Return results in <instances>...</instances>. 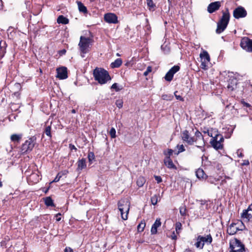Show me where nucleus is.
I'll use <instances>...</instances> for the list:
<instances>
[{"label":"nucleus","instance_id":"1","mask_svg":"<svg viewBox=\"0 0 252 252\" xmlns=\"http://www.w3.org/2000/svg\"><path fill=\"white\" fill-rule=\"evenodd\" d=\"M182 139L184 142L187 143L189 145H192L194 142H197L198 145L196 146L198 148H201L202 151H204L203 148L205 146V143L204 140V138L202 133L198 130H196L195 132V137H191L189 134L188 130H185L181 133Z\"/></svg>","mask_w":252,"mask_h":252},{"label":"nucleus","instance_id":"2","mask_svg":"<svg viewBox=\"0 0 252 252\" xmlns=\"http://www.w3.org/2000/svg\"><path fill=\"white\" fill-rule=\"evenodd\" d=\"M94 76L100 84H104L111 80L108 71L102 68H96L94 70Z\"/></svg>","mask_w":252,"mask_h":252},{"label":"nucleus","instance_id":"3","mask_svg":"<svg viewBox=\"0 0 252 252\" xmlns=\"http://www.w3.org/2000/svg\"><path fill=\"white\" fill-rule=\"evenodd\" d=\"M230 19V14L227 8L225 11H222V16L217 23L216 32L218 34L221 33L226 28Z\"/></svg>","mask_w":252,"mask_h":252},{"label":"nucleus","instance_id":"4","mask_svg":"<svg viewBox=\"0 0 252 252\" xmlns=\"http://www.w3.org/2000/svg\"><path fill=\"white\" fill-rule=\"evenodd\" d=\"M92 43V39L90 37L81 36L78 46L82 57L83 58L84 57L83 54H86L89 51Z\"/></svg>","mask_w":252,"mask_h":252},{"label":"nucleus","instance_id":"5","mask_svg":"<svg viewBox=\"0 0 252 252\" xmlns=\"http://www.w3.org/2000/svg\"><path fill=\"white\" fill-rule=\"evenodd\" d=\"M129 206L130 203L127 199L121 200L118 202V208L121 212L122 218L124 220L127 219Z\"/></svg>","mask_w":252,"mask_h":252},{"label":"nucleus","instance_id":"6","mask_svg":"<svg viewBox=\"0 0 252 252\" xmlns=\"http://www.w3.org/2000/svg\"><path fill=\"white\" fill-rule=\"evenodd\" d=\"M223 137L222 135L216 133L214 137L211 139L210 144L212 146L217 150H221L223 148Z\"/></svg>","mask_w":252,"mask_h":252},{"label":"nucleus","instance_id":"7","mask_svg":"<svg viewBox=\"0 0 252 252\" xmlns=\"http://www.w3.org/2000/svg\"><path fill=\"white\" fill-rule=\"evenodd\" d=\"M230 252H243L245 249L244 245L237 239L231 240L230 241Z\"/></svg>","mask_w":252,"mask_h":252},{"label":"nucleus","instance_id":"8","mask_svg":"<svg viewBox=\"0 0 252 252\" xmlns=\"http://www.w3.org/2000/svg\"><path fill=\"white\" fill-rule=\"evenodd\" d=\"M35 138L32 137L26 140L22 145L21 152L24 154L31 151L34 146Z\"/></svg>","mask_w":252,"mask_h":252},{"label":"nucleus","instance_id":"9","mask_svg":"<svg viewBox=\"0 0 252 252\" xmlns=\"http://www.w3.org/2000/svg\"><path fill=\"white\" fill-rule=\"evenodd\" d=\"M245 227L242 221L237 222V223H231L228 228L227 231L229 235H234L237 233L239 230H242Z\"/></svg>","mask_w":252,"mask_h":252},{"label":"nucleus","instance_id":"10","mask_svg":"<svg viewBox=\"0 0 252 252\" xmlns=\"http://www.w3.org/2000/svg\"><path fill=\"white\" fill-rule=\"evenodd\" d=\"M241 47L249 52H252V39L247 37L242 38L240 43Z\"/></svg>","mask_w":252,"mask_h":252},{"label":"nucleus","instance_id":"11","mask_svg":"<svg viewBox=\"0 0 252 252\" xmlns=\"http://www.w3.org/2000/svg\"><path fill=\"white\" fill-rule=\"evenodd\" d=\"M200 57L201 58V68L204 69H206L207 68L208 64L210 60L209 55L207 51H204L202 53L200 54Z\"/></svg>","mask_w":252,"mask_h":252},{"label":"nucleus","instance_id":"12","mask_svg":"<svg viewBox=\"0 0 252 252\" xmlns=\"http://www.w3.org/2000/svg\"><path fill=\"white\" fill-rule=\"evenodd\" d=\"M241 218L244 221H252V204L249 206L247 209L243 210L241 214Z\"/></svg>","mask_w":252,"mask_h":252},{"label":"nucleus","instance_id":"13","mask_svg":"<svg viewBox=\"0 0 252 252\" xmlns=\"http://www.w3.org/2000/svg\"><path fill=\"white\" fill-rule=\"evenodd\" d=\"M247 11L245 8L242 6H239L235 8L233 11V16L236 19L245 17L247 15Z\"/></svg>","mask_w":252,"mask_h":252},{"label":"nucleus","instance_id":"14","mask_svg":"<svg viewBox=\"0 0 252 252\" xmlns=\"http://www.w3.org/2000/svg\"><path fill=\"white\" fill-rule=\"evenodd\" d=\"M56 77L60 79H65L67 78V69L66 67H61L57 69Z\"/></svg>","mask_w":252,"mask_h":252},{"label":"nucleus","instance_id":"15","mask_svg":"<svg viewBox=\"0 0 252 252\" xmlns=\"http://www.w3.org/2000/svg\"><path fill=\"white\" fill-rule=\"evenodd\" d=\"M105 21L108 23L116 24L118 23L117 16L113 13H107L104 15Z\"/></svg>","mask_w":252,"mask_h":252},{"label":"nucleus","instance_id":"16","mask_svg":"<svg viewBox=\"0 0 252 252\" xmlns=\"http://www.w3.org/2000/svg\"><path fill=\"white\" fill-rule=\"evenodd\" d=\"M220 6V1H215L211 3L208 6V11L210 13H212L215 11L218 10Z\"/></svg>","mask_w":252,"mask_h":252},{"label":"nucleus","instance_id":"17","mask_svg":"<svg viewBox=\"0 0 252 252\" xmlns=\"http://www.w3.org/2000/svg\"><path fill=\"white\" fill-rule=\"evenodd\" d=\"M161 225V222L159 219H157L155 223L153 224L151 232L152 234H155L157 232V228Z\"/></svg>","mask_w":252,"mask_h":252},{"label":"nucleus","instance_id":"18","mask_svg":"<svg viewBox=\"0 0 252 252\" xmlns=\"http://www.w3.org/2000/svg\"><path fill=\"white\" fill-rule=\"evenodd\" d=\"M164 162L165 165L170 169H176V166L173 163L172 160L169 157H166L164 159Z\"/></svg>","mask_w":252,"mask_h":252},{"label":"nucleus","instance_id":"19","mask_svg":"<svg viewBox=\"0 0 252 252\" xmlns=\"http://www.w3.org/2000/svg\"><path fill=\"white\" fill-rule=\"evenodd\" d=\"M198 240H201L202 242L204 244L205 243L211 244L212 241V238L210 234L206 236H198Z\"/></svg>","mask_w":252,"mask_h":252},{"label":"nucleus","instance_id":"20","mask_svg":"<svg viewBox=\"0 0 252 252\" xmlns=\"http://www.w3.org/2000/svg\"><path fill=\"white\" fill-rule=\"evenodd\" d=\"M77 164L78 167L77 170L78 171L82 170L86 167V159L85 158H82L79 160L77 162Z\"/></svg>","mask_w":252,"mask_h":252},{"label":"nucleus","instance_id":"21","mask_svg":"<svg viewBox=\"0 0 252 252\" xmlns=\"http://www.w3.org/2000/svg\"><path fill=\"white\" fill-rule=\"evenodd\" d=\"M22 137V134H14L11 135L10 136V139L12 142H19L20 140L21 139Z\"/></svg>","mask_w":252,"mask_h":252},{"label":"nucleus","instance_id":"22","mask_svg":"<svg viewBox=\"0 0 252 252\" xmlns=\"http://www.w3.org/2000/svg\"><path fill=\"white\" fill-rule=\"evenodd\" d=\"M122 63V60L121 59H117L114 62L111 63V67L112 68H117L120 67Z\"/></svg>","mask_w":252,"mask_h":252},{"label":"nucleus","instance_id":"23","mask_svg":"<svg viewBox=\"0 0 252 252\" xmlns=\"http://www.w3.org/2000/svg\"><path fill=\"white\" fill-rule=\"evenodd\" d=\"M57 22L63 24H67L69 22L67 18L64 17L63 15H60L57 19Z\"/></svg>","mask_w":252,"mask_h":252},{"label":"nucleus","instance_id":"24","mask_svg":"<svg viewBox=\"0 0 252 252\" xmlns=\"http://www.w3.org/2000/svg\"><path fill=\"white\" fill-rule=\"evenodd\" d=\"M196 175L199 179H204L206 177V175L203 169L199 168L196 171Z\"/></svg>","mask_w":252,"mask_h":252},{"label":"nucleus","instance_id":"25","mask_svg":"<svg viewBox=\"0 0 252 252\" xmlns=\"http://www.w3.org/2000/svg\"><path fill=\"white\" fill-rule=\"evenodd\" d=\"M79 10L84 13L87 12V9L86 7L80 1L77 2Z\"/></svg>","mask_w":252,"mask_h":252},{"label":"nucleus","instance_id":"26","mask_svg":"<svg viewBox=\"0 0 252 252\" xmlns=\"http://www.w3.org/2000/svg\"><path fill=\"white\" fill-rule=\"evenodd\" d=\"M236 80L235 79H233L231 80L230 82H229L228 86H227V88L230 90L233 91L235 88L234 86H236Z\"/></svg>","mask_w":252,"mask_h":252},{"label":"nucleus","instance_id":"27","mask_svg":"<svg viewBox=\"0 0 252 252\" xmlns=\"http://www.w3.org/2000/svg\"><path fill=\"white\" fill-rule=\"evenodd\" d=\"M45 204L47 206H54L53 201L50 197H47L44 199Z\"/></svg>","mask_w":252,"mask_h":252},{"label":"nucleus","instance_id":"28","mask_svg":"<svg viewBox=\"0 0 252 252\" xmlns=\"http://www.w3.org/2000/svg\"><path fill=\"white\" fill-rule=\"evenodd\" d=\"M146 182V180L143 177H139L137 180L136 183L138 187H142Z\"/></svg>","mask_w":252,"mask_h":252},{"label":"nucleus","instance_id":"29","mask_svg":"<svg viewBox=\"0 0 252 252\" xmlns=\"http://www.w3.org/2000/svg\"><path fill=\"white\" fill-rule=\"evenodd\" d=\"M146 226V223L144 221H142L137 226V230L138 232H142Z\"/></svg>","mask_w":252,"mask_h":252},{"label":"nucleus","instance_id":"30","mask_svg":"<svg viewBox=\"0 0 252 252\" xmlns=\"http://www.w3.org/2000/svg\"><path fill=\"white\" fill-rule=\"evenodd\" d=\"M173 74L169 70L166 74L164 78L167 81H171L173 77Z\"/></svg>","mask_w":252,"mask_h":252},{"label":"nucleus","instance_id":"31","mask_svg":"<svg viewBox=\"0 0 252 252\" xmlns=\"http://www.w3.org/2000/svg\"><path fill=\"white\" fill-rule=\"evenodd\" d=\"M111 88L114 89L116 92H118L123 89V87L122 86H118L117 83H114L112 85Z\"/></svg>","mask_w":252,"mask_h":252},{"label":"nucleus","instance_id":"32","mask_svg":"<svg viewBox=\"0 0 252 252\" xmlns=\"http://www.w3.org/2000/svg\"><path fill=\"white\" fill-rule=\"evenodd\" d=\"M158 195H154L153 196H152L151 198L152 204L154 205H155L157 204V202H158Z\"/></svg>","mask_w":252,"mask_h":252},{"label":"nucleus","instance_id":"33","mask_svg":"<svg viewBox=\"0 0 252 252\" xmlns=\"http://www.w3.org/2000/svg\"><path fill=\"white\" fill-rule=\"evenodd\" d=\"M195 246L197 248L202 249L204 245V243L201 241V240H198V237L197 238V241L195 244Z\"/></svg>","mask_w":252,"mask_h":252},{"label":"nucleus","instance_id":"34","mask_svg":"<svg viewBox=\"0 0 252 252\" xmlns=\"http://www.w3.org/2000/svg\"><path fill=\"white\" fill-rule=\"evenodd\" d=\"M182 224L181 222H177L176 223V224H175V229H176V231L177 232V233L179 234V232H180V231L182 229Z\"/></svg>","mask_w":252,"mask_h":252},{"label":"nucleus","instance_id":"35","mask_svg":"<svg viewBox=\"0 0 252 252\" xmlns=\"http://www.w3.org/2000/svg\"><path fill=\"white\" fill-rule=\"evenodd\" d=\"M180 69V67L178 65H175L172 67L169 71L174 75L175 73L178 71Z\"/></svg>","mask_w":252,"mask_h":252},{"label":"nucleus","instance_id":"36","mask_svg":"<svg viewBox=\"0 0 252 252\" xmlns=\"http://www.w3.org/2000/svg\"><path fill=\"white\" fill-rule=\"evenodd\" d=\"M51 128L50 126H47L46 127L44 132L46 135L51 137Z\"/></svg>","mask_w":252,"mask_h":252},{"label":"nucleus","instance_id":"37","mask_svg":"<svg viewBox=\"0 0 252 252\" xmlns=\"http://www.w3.org/2000/svg\"><path fill=\"white\" fill-rule=\"evenodd\" d=\"M180 213L182 216L186 214V208L185 206H182L180 208Z\"/></svg>","mask_w":252,"mask_h":252},{"label":"nucleus","instance_id":"38","mask_svg":"<svg viewBox=\"0 0 252 252\" xmlns=\"http://www.w3.org/2000/svg\"><path fill=\"white\" fill-rule=\"evenodd\" d=\"M115 104L119 108H121L123 107V101L122 99H118L116 101Z\"/></svg>","mask_w":252,"mask_h":252},{"label":"nucleus","instance_id":"39","mask_svg":"<svg viewBox=\"0 0 252 252\" xmlns=\"http://www.w3.org/2000/svg\"><path fill=\"white\" fill-rule=\"evenodd\" d=\"M109 133L112 138L116 137V130L114 127L111 128Z\"/></svg>","mask_w":252,"mask_h":252},{"label":"nucleus","instance_id":"40","mask_svg":"<svg viewBox=\"0 0 252 252\" xmlns=\"http://www.w3.org/2000/svg\"><path fill=\"white\" fill-rule=\"evenodd\" d=\"M147 5L150 9L153 8L155 6V4L152 0H147Z\"/></svg>","mask_w":252,"mask_h":252},{"label":"nucleus","instance_id":"41","mask_svg":"<svg viewBox=\"0 0 252 252\" xmlns=\"http://www.w3.org/2000/svg\"><path fill=\"white\" fill-rule=\"evenodd\" d=\"M177 148L178 150V153L184 152L185 151V149L183 145H178Z\"/></svg>","mask_w":252,"mask_h":252},{"label":"nucleus","instance_id":"42","mask_svg":"<svg viewBox=\"0 0 252 252\" xmlns=\"http://www.w3.org/2000/svg\"><path fill=\"white\" fill-rule=\"evenodd\" d=\"M88 159L90 162L92 161L93 160L94 158V153L93 152H90L88 154Z\"/></svg>","mask_w":252,"mask_h":252},{"label":"nucleus","instance_id":"43","mask_svg":"<svg viewBox=\"0 0 252 252\" xmlns=\"http://www.w3.org/2000/svg\"><path fill=\"white\" fill-rule=\"evenodd\" d=\"M173 152V151L172 150L168 149L167 152L165 151L164 152V154L165 155L166 157L168 156L170 158V156L172 155Z\"/></svg>","mask_w":252,"mask_h":252},{"label":"nucleus","instance_id":"44","mask_svg":"<svg viewBox=\"0 0 252 252\" xmlns=\"http://www.w3.org/2000/svg\"><path fill=\"white\" fill-rule=\"evenodd\" d=\"M62 175H63V173H59L58 174V175H57V176L54 179V180H53V182H58L60 180V178L62 177Z\"/></svg>","mask_w":252,"mask_h":252},{"label":"nucleus","instance_id":"45","mask_svg":"<svg viewBox=\"0 0 252 252\" xmlns=\"http://www.w3.org/2000/svg\"><path fill=\"white\" fill-rule=\"evenodd\" d=\"M152 71V67L151 66H148L146 70L144 72V75L145 76H147L149 72Z\"/></svg>","mask_w":252,"mask_h":252},{"label":"nucleus","instance_id":"46","mask_svg":"<svg viewBox=\"0 0 252 252\" xmlns=\"http://www.w3.org/2000/svg\"><path fill=\"white\" fill-rule=\"evenodd\" d=\"M177 93V91L174 93V95H175V97L176 98V99H178V100H180L181 101H184V98L181 96H180L179 95H177L176 94Z\"/></svg>","mask_w":252,"mask_h":252},{"label":"nucleus","instance_id":"47","mask_svg":"<svg viewBox=\"0 0 252 252\" xmlns=\"http://www.w3.org/2000/svg\"><path fill=\"white\" fill-rule=\"evenodd\" d=\"M161 97L163 100H171V96L168 95L167 94H163L162 95Z\"/></svg>","mask_w":252,"mask_h":252},{"label":"nucleus","instance_id":"48","mask_svg":"<svg viewBox=\"0 0 252 252\" xmlns=\"http://www.w3.org/2000/svg\"><path fill=\"white\" fill-rule=\"evenodd\" d=\"M155 180L157 181L158 183H160L162 182V179L160 176H155Z\"/></svg>","mask_w":252,"mask_h":252},{"label":"nucleus","instance_id":"49","mask_svg":"<svg viewBox=\"0 0 252 252\" xmlns=\"http://www.w3.org/2000/svg\"><path fill=\"white\" fill-rule=\"evenodd\" d=\"M242 104H243V106H245L246 107H250L251 106L249 103L246 102L244 101H242Z\"/></svg>","mask_w":252,"mask_h":252},{"label":"nucleus","instance_id":"50","mask_svg":"<svg viewBox=\"0 0 252 252\" xmlns=\"http://www.w3.org/2000/svg\"><path fill=\"white\" fill-rule=\"evenodd\" d=\"M64 252H73V251L71 248L69 247H66L65 249Z\"/></svg>","mask_w":252,"mask_h":252},{"label":"nucleus","instance_id":"51","mask_svg":"<svg viewBox=\"0 0 252 252\" xmlns=\"http://www.w3.org/2000/svg\"><path fill=\"white\" fill-rule=\"evenodd\" d=\"M61 216V214L60 213H58L56 215L57 221H59L61 220V218L60 217Z\"/></svg>","mask_w":252,"mask_h":252},{"label":"nucleus","instance_id":"52","mask_svg":"<svg viewBox=\"0 0 252 252\" xmlns=\"http://www.w3.org/2000/svg\"><path fill=\"white\" fill-rule=\"evenodd\" d=\"M171 237L173 240H176L177 239V236L175 234L174 231L173 232Z\"/></svg>","mask_w":252,"mask_h":252},{"label":"nucleus","instance_id":"53","mask_svg":"<svg viewBox=\"0 0 252 252\" xmlns=\"http://www.w3.org/2000/svg\"><path fill=\"white\" fill-rule=\"evenodd\" d=\"M69 148L71 149V150H76L77 149L75 147V146H74L73 145H72V144H69Z\"/></svg>","mask_w":252,"mask_h":252},{"label":"nucleus","instance_id":"54","mask_svg":"<svg viewBox=\"0 0 252 252\" xmlns=\"http://www.w3.org/2000/svg\"><path fill=\"white\" fill-rule=\"evenodd\" d=\"M249 164V160H245L244 163L242 164L243 165H248Z\"/></svg>","mask_w":252,"mask_h":252},{"label":"nucleus","instance_id":"55","mask_svg":"<svg viewBox=\"0 0 252 252\" xmlns=\"http://www.w3.org/2000/svg\"><path fill=\"white\" fill-rule=\"evenodd\" d=\"M207 133H208V135L209 136L211 137L212 138H213V137H214V136H213V133L211 132L208 131Z\"/></svg>","mask_w":252,"mask_h":252},{"label":"nucleus","instance_id":"56","mask_svg":"<svg viewBox=\"0 0 252 252\" xmlns=\"http://www.w3.org/2000/svg\"><path fill=\"white\" fill-rule=\"evenodd\" d=\"M1 42H0V52L1 51L3 52L4 51V49H3V48L1 46Z\"/></svg>","mask_w":252,"mask_h":252},{"label":"nucleus","instance_id":"57","mask_svg":"<svg viewBox=\"0 0 252 252\" xmlns=\"http://www.w3.org/2000/svg\"><path fill=\"white\" fill-rule=\"evenodd\" d=\"M184 252H193L189 249H186Z\"/></svg>","mask_w":252,"mask_h":252},{"label":"nucleus","instance_id":"58","mask_svg":"<svg viewBox=\"0 0 252 252\" xmlns=\"http://www.w3.org/2000/svg\"><path fill=\"white\" fill-rule=\"evenodd\" d=\"M2 187V183L1 181H0V187Z\"/></svg>","mask_w":252,"mask_h":252},{"label":"nucleus","instance_id":"59","mask_svg":"<svg viewBox=\"0 0 252 252\" xmlns=\"http://www.w3.org/2000/svg\"><path fill=\"white\" fill-rule=\"evenodd\" d=\"M72 113H75V110L74 109H73V110H72Z\"/></svg>","mask_w":252,"mask_h":252},{"label":"nucleus","instance_id":"60","mask_svg":"<svg viewBox=\"0 0 252 252\" xmlns=\"http://www.w3.org/2000/svg\"><path fill=\"white\" fill-rule=\"evenodd\" d=\"M36 176V174H32V176Z\"/></svg>","mask_w":252,"mask_h":252},{"label":"nucleus","instance_id":"61","mask_svg":"<svg viewBox=\"0 0 252 252\" xmlns=\"http://www.w3.org/2000/svg\"><path fill=\"white\" fill-rule=\"evenodd\" d=\"M91 2L94 1L95 0H90Z\"/></svg>","mask_w":252,"mask_h":252},{"label":"nucleus","instance_id":"62","mask_svg":"<svg viewBox=\"0 0 252 252\" xmlns=\"http://www.w3.org/2000/svg\"><path fill=\"white\" fill-rule=\"evenodd\" d=\"M64 53L65 52V50H63V53H64Z\"/></svg>","mask_w":252,"mask_h":252},{"label":"nucleus","instance_id":"63","mask_svg":"<svg viewBox=\"0 0 252 252\" xmlns=\"http://www.w3.org/2000/svg\"><path fill=\"white\" fill-rule=\"evenodd\" d=\"M64 53L65 52V50H63V53H64Z\"/></svg>","mask_w":252,"mask_h":252},{"label":"nucleus","instance_id":"64","mask_svg":"<svg viewBox=\"0 0 252 252\" xmlns=\"http://www.w3.org/2000/svg\"><path fill=\"white\" fill-rule=\"evenodd\" d=\"M240 156H241V157H242V156H243L242 154H240Z\"/></svg>","mask_w":252,"mask_h":252}]
</instances>
